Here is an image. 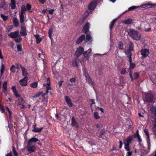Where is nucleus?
Listing matches in <instances>:
<instances>
[{
	"mask_svg": "<svg viewBox=\"0 0 156 156\" xmlns=\"http://www.w3.org/2000/svg\"><path fill=\"white\" fill-rule=\"evenodd\" d=\"M129 34L133 38L136 40H140L141 37V34L137 31L132 29H130Z\"/></svg>",
	"mask_w": 156,
	"mask_h": 156,
	"instance_id": "f257e3e1",
	"label": "nucleus"
},
{
	"mask_svg": "<svg viewBox=\"0 0 156 156\" xmlns=\"http://www.w3.org/2000/svg\"><path fill=\"white\" fill-rule=\"evenodd\" d=\"M91 51L92 49L90 48L88 50L84 52L83 53V57L82 58V61L83 62H85L88 60Z\"/></svg>",
	"mask_w": 156,
	"mask_h": 156,
	"instance_id": "f03ea898",
	"label": "nucleus"
},
{
	"mask_svg": "<svg viewBox=\"0 0 156 156\" xmlns=\"http://www.w3.org/2000/svg\"><path fill=\"white\" fill-rule=\"evenodd\" d=\"M124 148L127 151L126 153V156H131L133 152H136V150L134 147H131L130 146H125Z\"/></svg>",
	"mask_w": 156,
	"mask_h": 156,
	"instance_id": "7ed1b4c3",
	"label": "nucleus"
},
{
	"mask_svg": "<svg viewBox=\"0 0 156 156\" xmlns=\"http://www.w3.org/2000/svg\"><path fill=\"white\" fill-rule=\"evenodd\" d=\"M31 145V144L27 143L26 147L27 150L30 153L34 152L36 149V147L35 146Z\"/></svg>",
	"mask_w": 156,
	"mask_h": 156,
	"instance_id": "20e7f679",
	"label": "nucleus"
},
{
	"mask_svg": "<svg viewBox=\"0 0 156 156\" xmlns=\"http://www.w3.org/2000/svg\"><path fill=\"white\" fill-rule=\"evenodd\" d=\"M132 60L131 61H129L130 63V66H129V76L131 80L133 81V78L132 76V70L135 67V64L134 63L132 62Z\"/></svg>",
	"mask_w": 156,
	"mask_h": 156,
	"instance_id": "39448f33",
	"label": "nucleus"
},
{
	"mask_svg": "<svg viewBox=\"0 0 156 156\" xmlns=\"http://www.w3.org/2000/svg\"><path fill=\"white\" fill-rule=\"evenodd\" d=\"M21 26V30L20 32V34L22 36H26L27 35V33L24 24L23 23Z\"/></svg>",
	"mask_w": 156,
	"mask_h": 156,
	"instance_id": "423d86ee",
	"label": "nucleus"
},
{
	"mask_svg": "<svg viewBox=\"0 0 156 156\" xmlns=\"http://www.w3.org/2000/svg\"><path fill=\"white\" fill-rule=\"evenodd\" d=\"M85 41L88 44L91 45L92 44V42L93 41V39L90 34H87Z\"/></svg>",
	"mask_w": 156,
	"mask_h": 156,
	"instance_id": "0eeeda50",
	"label": "nucleus"
},
{
	"mask_svg": "<svg viewBox=\"0 0 156 156\" xmlns=\"http://www.w3.org/2000/svg\"><path fill=\"white\" fill-rule=\"evenodd\" d=\"M84 51V48L82 47H80L77 48L75 52V54L78 56H79L82 54Z\"/></svg>",
	"mask_w": 156,
	"mask_h": 156,
	"instance_id": "6e6552de",
	"label": "nucleus"
},
{
	"mask_svg": "<svg viewBox=\"0 0 156 156\" xmlns=\"http://www.w3.org/2000/svg\"><path fill=\"white\" fill-rule=\"evenodd\" d=\"M132 140V138L130 136L124 140L123 143L125 146H129V144Z\"/></svg>",
	"mask_w": 156,
	"mask_h": 156,
	"instance_id": "1a4fd4ad",
	"label": "nucleus"
},
{
	"mask_svg": "<svg viewBox=\"0 0 156 156\" xmlns=\"http://www.w3.org/2000/svg\"><path fill=\"white\" fill-rule=\"evenodd\" d=\"M27 78L25 77L23 79L19 81L20 84L23 86H27Z\"/></svg>",
	"mask_w": 156,
	"mask_h": 156,
	"instance_id": "9d476101",
	"label": "nucleus"
},
{
	"mask_svg": "<svg viewBox=\"0 0 156 156\" xmlns=\"http://www.w3.org/2000/svg\"><path fill=\"white\" fill-rule=\"evenodd\" d=\"M47 84H43V86H46V94H47L48 93V92L49 90H50L51 89V87L50 86V79L49 78H48L47 79Z\"/></svg>",
	"mask_w": 156,
	"mask_h": 156,
	"instance_id": "9b49d317",
	"label": "nucleus"
},
{
	"mask_svg": "<svg viewBox=\"0 0 156 156\" xmlns=\"http://www.w3.org/2000/svg\"><path fill=\"white\" fill-rule=\"evenodd\" d=\"M19 35V32L18 31L11 32L8 34L9 37L12 38H16Z\"/></svg>",
	"mask_w": 156,
	"mask_h": 156,
	"instance_id": "f8f14e48",
	"label": "nucleus"
},
{
	"mask_svg": "<svg viewBox=\"0 0 156 156\" xmlns=\"http://www.w3.org/2000/svg\"><path fill=\"white\" fill-rule=\"evenodd\" d=\"M145 98L147 101L151 102L153 100V96L151 94H147L145 95Z\"/></svg>",
	"mask_w": 156,
	"mask_h": 156,
	"instance_id": "ddd939ff",
	"label": "nucleus"
},
{
	"mask_svg": "<svg viewBox=\"0 0 156 156\" xmlns=\"http://www.w3.org/2000/svg\"><path fill=\"white\" fill-rule=\"evenodd\" d=\"M90 26V24L89 23H86L83 29V33L86 34L88 33Z\"/></svg>",
	"mask_w": 156,
	"mask_h": 156,
	"instance_id": "4468645a",
	"label": "nucleus"
},
{
	"mask_svg": "<svg viewBox=\"0 0 156 156\" xmlns=\"http://www.w3.org/2000/svg\"><path fill=\"white\" fill-rule=\"evenodd\" d=\"M96 5V2L95 1H93L89 5L88 8L90 10H93L95 8Z\"/></svg>",
	"mask_w": 156,
	"mask_h": 156,
	"instance_id": "2eb2a0df",
	"label": "nucleus"
},
{
	"mask_svg": "<svg viewBox=\"0 0 156 156\" xmlns=\"http://www.w3.org/2000/svg\"><path fill=\"white\" fill-rule=\"evenodd\" d=\"M141 53L143 56L142 57H144L148 55L149 53V51L147 49H144L141 50Z\"/></svg>",
	"mask_w": 156,
	"mask_h": 156,
	"instance_id": "dca6fc26",
	"label": "nucleus"
},
{
	"mask_svg": "<svg viewBox=\"0 0 156 156\" xmlns=\"http://www.w3.org/2000/svg\"><path fill=\"white\" fill-rule=\"evenodd\" d=\"M65 99L66 101L67 105L70 107L73 106V104L72 103L71 99L67 96L65 97Z\"/></svg>",
	"mask_w": 156,
	"mask_h": 156,
	"instance_id": "f3484780",
	"label": "nucleus"
},
{
	"mask_svg": "<svg viewBox=\"0 0 156 156\" xmlns=\"http://www.w3.org/2000/svg\"><path fill=\"white\" fill-rule=\"evenodd\" d=\"M156 5V4H152L149 3L145 4L142 5V7L143 8H151L152 7H155Z\"/></svg>",
	"mask_w": 156,
	"mask_h": 156,
	"instance_id": "a211bd4d",
	"label": "nucleus"
},
{
	"mask_svg": "<svg viewBox=\"0 0 156 156\" xmlns=\"http://www.w3.org/2000/svg\"><path fill=\"white\" fill-rule=\"evenodd\" d=\"M39 141L38 139L37 138L33 137L29 140L27 143L29 144H32V142L36 143Z\"/></svg>",
	"mask_w": 156,
	"mask_h": 156,
	"instance_id": "6ab92c4d",
	"label": "nucleus"
},
{
	"mask_svg": "<svg viewBox=\"0 0 156 156\" xmlns=\"http://www.w3.org/2000/svg\"><path fill=\"white\" fill-rule=\"evenodd\" d=\"M39 57L41 59H44L45 57L44 53L43 52V51L41 50H39V52L38 53Z\"/></svg>",
	"mask_w": 156,
	"mask_h": 156,
	"instance_id": "aec40b11",
	"label": "nucleus"
},
{
	"mask_svg": "<svg viewBox=\"0 0 156 156\" xmlns=\"http://www.w3.org/2000/svg\"><path fill=\"white\" fill-rule=\"evenodd\" d=\"M85 38L84 35H81L76 41V43L79 44L81 43Z\"/></svg>",
	"mask_w": 156,
	"mask_h": 156,
	"instance_id": "412c9836",
	"label": "nucleus"
},
{
	"mask_svg": "<svg viewBox=\"0 0 156 156\" xmlns=\"http://www.w3.org/2000/svg\"><path fill=\"white\" fill-rule=\"evenodd\" d=\"M131 51L129 50V51H125L126 54L127 55L128 57L129 58V61H131L132 59Z\"/></svg>",
	"mask_w": 156,
	"mask_h": 156,
	"instance_id": "4be33fe9",
	"label": "nucleus"
},
{
	"mask_svg": "<svg viewBox=\"0 0 156 156\" xmlns=\"http://www.w3.org/2000/svg\"><path fill=\"white\" fill-rule=\"evenodd\" d=\"M26 10L27 9L25 6L24 5H22L21 6V10L20 12V14H25V12Z\"/></svg>",
	"mask_w": 156,
	"mask_h": 156,
	"instance_id": "5701e85b",
	"label": "nucleus"
},
{
	"mask_svg": "<svg viewBox=\"0 0 156 156\" xmlns=\"http://www.w3.org/2000/svg\"><path fill=\"white\" fill-rule=\"evenodd\" d=\"M24 15L20 14V19L21 23H23L24 21Z\"/></svg>",
	"mask_w": 156,
	"mask_h": 156,
	"instance_id": "b1692460",
	"label": "nucleus"
},
{
	"mask_svg": "<svg viewBox=\"0 0 156 156\" xmlns=\"http://www.w3.org/2000/svg\"><path fill=\"white\" fill-rule=\"evenodd\" d=\"M7 82H5L3 84V91L4 92H6L7 90Z\"/></svg>",
	"mask_w": 156,
	"mask_h": 156,
	"instance_id": "393cba45",
	"label": "nucleus"
},
{
	"mask_svg": "<svg viewBox=\"0 0 156 156\" xmlns=\"http://www.w3.org/2000/svg\"><path fill=\"white\" fill-rule=\"evenodd\" d=\"M13 23L15 26L16 27H18L19 25V22L17 19L16 18H14L13 20Z\"/></svg>",
	"mask_w": 156,
	"mask_h": 156,
	"instance_id": "a878e982",
	"label": "nucleus"
},
{
	"mask_svg": "<svg viewBox=\"0 0 156 156\" xmlns=\"http://www.w3.org/2000/svg\"><path fill=\"white\" fill-rule=\"evenodd\" d=\"M38 83L37 82H34L30 84V86L32 88H35L37 87Z\"/></svg>",
	"mask_w": 156,
	"mask_h": 156,
	"instance_id": "bb28decb",
	"label": "nucleus"
},
{
	"mask_svg": "<svg viewBox=\"0 0 156 156\" xmlns=\"http://www.w3.org/2000/svg\"><path fill=\"white\" fill-rule=\"evenodd\" d=\"M10 5L12 9H14L16 7V2L15 0H11Z\"/></svg>",
	"mask_w": 156,
	"mask_h": 156,
	"instance_id": "cd10ccee",
	"label": "nucleus"
},
{
	"mask_svg": "<svg viewBox=\"0 0 156 156\" xmlns=\"http://www.w3.org/2000/svg\"><path fill=\"white\" fill-rule=\"evenodd\" d=\"M53 32V29L52 27L50 28L48 30V35L51 39H52V35Z\"/></svg>",
	"mask_w": 156,
	"mask_h": 156,
	"instance_id": "c85d7f7f",
	"label": "nucleus"
},
{
	"mask_svg": "<svg viewBox=\"0 0 156 156\" xmlns=\"http://www.w3.org/2000/svg\"><path fill=\"white\" fill-rule=\"evenodd\" d=\"M4 65L2 63L1 66V68L0 69L1 76L2 75L4 70Z\"/></svg>",
	"mask_w": 156,
	"mask_h": 156,
	"instance_id": "c756f323",
	"label": "nucleus"
},
{
	"mask_svg": "<svg viewBox=\"0 0 156 156\" xmlns=\"http://www.w3.org/2000/svg\"><path fill=\"white\" fill-rule=\"evenodd\" d=\"M117 20V19H115L113 20L110 23V28L111 30L112 29L113 27L114 26V25L115 23V22Z\"/></svg>",
	"mask_w": 156,
	"mask_h": 156,
	"instance_id": "7c9ffc66",
	"label": "nucleus"
},
{
	"mask_svg": "<svg viewBox=\"0 0 156 156\" xmlns=\"http://www.w3.org/2000/svg\"><path fill=\"white\" fill-rule=\"evenodd\" d=\"M25 103V101H23L22 103H18L17 106L21 109H23L25 107L24 104Z\"/></svg>",
	"mask_w": 156,
	"mask_h": 156,
	"instance_id": "2f4dec72",
	"label": "nucleus"
},
{
	"mask_svg": "<svg viewBox=\"0 0 156 156\" xmlns=\"http://www.w3.org/2000/svg\"><path fill=\"white\" fill-rule=\"evenodd\" d=\"M35 36L36 39V42L37 43H39L41 41V38L39 36L38 34L35 35Z\"/></svg>",
	"mask_w": 156,
	"mask_h": 156,
	"instance_id": "473e14b6",
	"label": "nucleus"
},
{
	"mask_svg": "<svg viewBox=\"0 0 156 156\" xmlns=\"http://www.w3.org/2000/svg\"><path fill=\"white\" fill-rule=\"evenodd\" d=\"M43 129V127H41L40 128H34L32 131L34 132L37 133L41 132Z\"/></svg>",
	"mask_w": 156,
	"mask_h": 156,
	"instance_id": "72a5a7b5",
	"label": "nucleus"
},
{
	"mask_svg": "<svg viewBox=\"0 0 156 156\" xmlns=\"http://www.w3.org/2000/svg\"><path fill=\"white\" fill-rule=\"evenodd\" d=\"M87 81L89 83H90L92 85H94V83L93 81H92L91 78L90 76H88V77H87L86 78Z\"/></svg>",
	"mask_w": 156,
	"mask_h": 156,
	"instance_id": "f704fd0d",
	"label": "nucleus"
},
{
	"mask_svg": "<svg viewBox=\"0 0 156 156\" xmlns=\"http://www.w3.org/2000/svg\"><path fill=\"white\" fill-rule=\"evenodd\" d=\"M132 22V20L131 19H128L125 21L123 22V23L125 24H129L131 23Z\"/></svg>",
	"mask_w": 156,
	"mask_h": 156,
	"instance_id": "c9c22d12",
	"label": "nucleus"
},
{
	"mask_svg": "<svg viewBox=\"0 0 156 156\" xmlns=\"http://www.w3.org/2000/svg\"><path fill=\"white\" fill-rule=\"evenodd\" d=\"M1 17L4 21L7 20L8 19V16H7L4 15L3 14H1Z\"/></svg>",
	"mask_w": 156,
	"mask_h": 156,
	"instance_id": "e433bc0d",
	"label": "nucleus"
},
{
	"mask_svg": "<svg viewBox=\"0 0 156 156\" xmlns=\"http://www.w3.org/2000/svg\"><path fill=\"white\" fill-rule=\"evenodd\" d=\"M21 69L22 71L23 75V76H26L27 74L26 69L24 67H21Z\"/></svg>",
	"mask_w": 156,
	"mask_h": 156,
	"instance_id": "4c0bfd02",
	"label": "nucleus"
},
{
	"mask_svg": "<svg viewBox=\"0 0 156 156\" xmlns=\"http://www.w3.org/2000/svg\"><path fill=\"white\" fill-rule=\"evenodd\" d=\"M72 125L73 126H75L76 127H77L78 126V125L77 123H76L75 120L73 118L72 119Z\"/></svg>",
	"mask_w": 156,
	"mask_h": 156,
	"instance_id": "58836bf2",
	"label": "nucleus"
},
{
	"mask_svg": "<svg viewBox=\"0 0 156 156\" xmlns=\"http://www.w3.org/2000/svg\"><path fill=\"white\" fill-rule=\"evenodd\" d=\"M16 69V66L14 65H13L11 68L10 70L11 72L15 73Z\"/></svg>",
	"mask_w": 156,
	"mask_h": 156,
	"instance_id": "ea45409f",
	"label": "nucleus"
},
{
	"mask_svg": "<svg viewBox=\"0 0 156 156\" xmlns=\"http://www.w3.org/2000/svg\"><path fill=\"white\" fill-rule=\"evenodd\" d=\"M22 40V38L19 35L17 37H16L15 39V41L16 42H19L20 41Z\"/></svg>",
	"mask_w": 156,
	"mask_h": 156,
	"instance_id": "a19ab883",
	"label": "nucleus"
},
{
	"mask_svg": "<svg viewBox=\"0 0 156 156\" xmlns=\"http://www.w3.org/2000/svg\"><path fill=\"white\" fill-rule=\"evenodd\" d=\"M94 117L96 119H98L100 118V116L99 115L98 113L97 112H95L94 113Z\"/></svg>",
	"mask_w": 156,
	"mask_h": 156,
	"instance_id": "79ce46f5",
	"label": "nucleus"
},
{
	"mask_svg": "<svg viewBox=\"0 0 156 156\" xmlns=\"http://www.w3.org/2000/svg\"><path fill=\"white\" fill-rule=\"evenodd\" d=\"M27 10H28L30 12H32V11L30 10V9L31 8V5L30 4H27Z\"/></svg>",
	"mask_w": 156,
	"mask_h": 156,
	"instance_id": "37998d69",
	"label": "nucleus"
},
{
	"mask_svg": "<svg viewBox=\"0 0 156 156\" xmlns=\"http://www.w3.org/2000/svg\"><path fill=\"white\" fill-rule=\"evenodd\" d=\"M118 47L119 49H122L123 47V44L122 43L121 41L119 43Z\"/></svg>",
	"mask_w": 156,
	"mask_h": 156,
	"instance_id": "c03bdc74",
	"label": "nucleus"
},
{
	"mask_svg": "<svg viewBox=\"0 0 156 156\" xmlns=\"http://www.w3.org/2000/svg\"><path fill=\"white\" fill-rule=\"evenodd\" d=\"M12 26H9L7 27L5 29L6 30V31L8 32H9L10 30H11L12 29Z\"/></svg>",
	"mask_w": 156,
	"mask_h": 156,
	"instance_id": "a18cd8bd",
	"label": "nucleus"
},
{
	"mask_svg": "<svg viewBox=\"0 0 156 156\" xmlns=\"http://www.w3.org/2000/svg\"><path fill=\"white\" fill-rule=\"evenodd\" d=\"M133 43H131L129 46V50L132 51L133 49Z\"/></svg>",
	"mask_w": 156,
	"mask_h": 156,
	"instance_id": "49530a36",
	"label": "nucleus"
},
{
	"mask_svg": "<svg viewBox=\"0 0 156 156\" xmlns=\"http://www.w3.org/2000/svg\"><path fill=\"white\" fill-rule=\"evenodd\" d=\"M139 73H134V76H133V78L134 79H137L138 77L139 76Z\"/></svg>",
	"mask_w": 156,
	"mask_h": 156,
	"instance_id": "de8ad7c7",
	"label": "nucleus"
},
{
	"mask_svg": "<svg viewBox=\"0 0 156 156\" xmlns=\"http://www.w3.org/2000/svg\"><path fill=\"white\" fill-rule=\"evenodd\" d=\"M137 7H136V6H131L130 7H129L128 9V10H127L126 11V12L127 11H129V10H133V9H136V8H137Z\"/></svg>",
	"mask_w": 156,
	"mask_h": 156,
	"instance_id": "09e8293b",
	"label": "nucleus"
},
{
	"mask_svg": "<svg viewBox=\"0 0 156 156\" xmlns=\"http://www.w3.org/2000/svg\"><path fill=\"white\" fill-rule=\"evenodd\" d=\"M41 94V92H38L33 97L34 98H36L39 97Z\"/></svg>",
	"mask_w": 156,
	"mask_h": 156,
	"instance_id": "8fccbe9b",
	"label": "nucleus"
},
{
	"mask_svg": "<svg viewBox=\"0 0 156 156\" xmlns=\"http://www.w3.org/2000/svg\"><path fill=\"white\" fill-rule=\"evenodd\" d=\"M69 81L71 83H73L75 82L76 80L75 78H72L70 79Z\"/></svg>",
	"mask_w": 156,
	"mask_h": 156,
	"instance_id": "3c124183",
	"label": "nucleus"
},
{
	"mask_svg": "<svg viewBox=\"0 0 156 156\" xmlns=\"http://www.w3.org/2000/svg\"><path fill=\"white\" fill-rule=\"evenodd\" d=\"M144 133H145V134L147 135L148 139V140H149V134L148 131L147 130L145 129L144 130Z\"/></svg>",
	"mask_w": 156,
	"mask_h": 156,
	"instance_id": "603ef678",
	"label": "nucleus"
},
{
	"mask_svg": "<svg viewBox=\"0 0 156 156\" xmlns=\"http://www.w3.org/2000/svg\"><path fill=\"white\" fill-rule=\"evenodd\" d=\"M23 101H24L23 100V99L22 98L20 97L18 99V103H22Z\"/></svg>",
	"mask_w": 156,
	"mask_h": 156,
	"instance_id": "864d4df0",
	"label": "nucleus"
},
{
	"mask_svg": "<svg viewBox=\"0 0 156 156\" xmlns=\"http://www.w3.org/2000/svg\"><path fill=\"white\" fill-rule=\"evenodd\" d=\"M17 48L18 51H21L22 50V47L21 45H18L17 46Z\"/></svg>",
	"mask_w": 156,
	"mask_h": 156,
	"instance_id": "5fc2aeb1",
	"label": "nucleus"
},
{
	"mask_svg": "<svg viewBox=\"0 0 156 156\" xmlns=\"http://www.w3.org/2000/svg\"><path fill=\"white\" fill-rule=\"evenodd\" d=\"M126 71V69L125 68H123L122 69L121 72V74H124L125 73Z\"/></svg>",
	"mask_w": 156,
	"mask_h": 156,
	"instance_id": "6e6d98bb",
	"label": "nucleus"
},
{
	"mask_svg": "<svg viewBox=\"0 0 156 156\" xmlns=\"http://www.w3.org/2000/svg\"><path fill=\"white\" fill-rule=\"evenodd\" d=\"M6 108L7 111H8V112L9 113L10 118H11V115L12 114V112L10 111V109H9V108H8L7 107H6Z\"/></svg>",
	"mask_w": 156,
	"mask_h": 156,
	"instance_id": "4d7b16f0",
	"label": "nucleus"
},
{
	"mask_svg": "<svg viewBox=\"0 0 156 156\" xmlns=\"http://www.w3.org/2000/svg\"><path fill=\"white\" fill-rule=\"evenodd\" d=\"M15 96L18 98L20 97V95L18 94L17 91L14 93Z\"/></svg>",
	"mask_w": 156,
	"mask_h": 156,
	"instance_id": "13d9d810",
	"label": "nucleus"
},
{
	"mask_svg": "<svg viewBox=\"0 0 156 156\" xmlns=\"http://www.w3.org/2000/svg\"><path fill=\"white\" fill-rule=\"evenodd\" d=\"M79 62V60L78 58H76L75 59V62L76 66H78L79 65L78 62Z\"/></svg>",
	"mask_w": 156,
	"mask_h": 156,
	"instance_id": "bf43d9fd",
	"label": "nucleus"
},
{
	"mask_svg": "<svg viewBox=\"0 0 156 156\" xmlns=\"http://www.w3.org/2000/svg\"><path fill=\"white\" fill-rule=\"evenodd\" d=\"M0 110L2 113L4 112V108L2 105L0 104Z\"/></svg>",
	"mask_w": 156,
	"mask_h": 156,
	"instance_id": "052dcab7",
	"label": "nucleus"
},
{
	"mask_svg": "<svg viewBox=\"0 0 156 156\" xmlns=\"http://www.w3.org/2000/svg\"><path fill=\"white\" fill-rule=\"evenodd\" d=\"M12 89L14 93L17 91L16 90V86H13L12 87Z\"/></svg>",
	"mask_w": 156,
	"mask_h": 156,
	"instance_id": "680f3d73",
	"label": "nucleus"
},
{
	"mask_svg": "<svg viewBox=\"0 0 156 156\" xmlns=\"http://www.w3.org/2000/svg\"><path fill=\"white\" fill-rule=\"evenodd\" d=\"M16 69H20V68H21V67H22L19 64H16Z\"/></svg>",
	"mask_w": 156,
	"mask_h": 156,
	"instance_id": "e2e57ef3",
	"label": "nucleus"
},
{
	"mask_svg": "<svg viewBox=\"0 0 156 156\" xmlns=\"http://www.w3.org/2000/svg\"><path fill=\"white\" fill-rule=\"evenodd\" d=\"M151 110L154 114H156V108H155L153 107L151 108Z\"/></svg>",
	"mask_w": 156,
	"mask_h": 156,
	"instance_id": "0e129e2a",
	"label": "nucleus"
},
{
	"mask_svg": "<svg viewBox=\"0 0 156 156\" xmlns=\"http://www.w3.org/2000/svg\"><path fill=\"white\" fill-rule=\"evenodd\" d=\"M54 11V9H51L50 10H49V14L52 15L53 13V12Z\"/></svg>",
	"mask_w": 156,
	"mask_h": 156,
	"instance_id": "69168bd1",
	"label": "nucleus"
},
{
	"mask_svg": "<svg viewBox=\"0 0 156 156\" xmlns=\"http://www.w3.org/2000/svg\"><path fill=\"white\" fill-rule=\"evenodd\" d=\"M6 156H13L12 154V153L11 152L9 153L6 154Z\"/></svg>",
	"mask_w": 156,
	"mask_h": 156,
	"instance_id": "338daca9",
	"label": "nucleus"
},
{
	"mask_svg": "<svg viewBox=\"0 0 156 156\" xmlns=\"http://www.w3.org/2000/svg\"><path fill=\"white\" fill-rule=\"evenodd\" d=\"M13 153L15 156H18V153L16 151H14Z\"/></svg>",
	"mask_w": 156,
	"mask_h": 156,
	"instance_id": "774afa93",
	"label": "nucleus"
}]
</instances>
